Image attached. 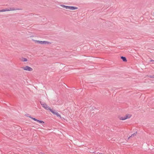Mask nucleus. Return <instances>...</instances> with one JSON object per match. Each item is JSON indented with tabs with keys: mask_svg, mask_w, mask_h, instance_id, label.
Returning <instances> with one entry per match:
<instances>
[{
	"mask_svg": "<svg viewBox=\"0 0 154 154\" xmlns=\"http://www.w3.org/2000/svg\"><path fill=\"white\" fill-rule=\"evenodd\" d=\"M29 117L30 118H31V119H32L33 120H34L35 121H36L37 122V121L38 120L34 118H33L31 116H29Z\"/></svg>",
	"mask_w": 154,
	"mask_h": 154,
	"instance_id": "nucleus-12",
	"label": "nucleus"
},
{
	"mask_svg": "<svg viewBox=\"0 0 154 154\" xmlns=\"http://www.w3.org/2000/svg\"><path fill=\"white\" fill-rule=\"evenodd\" d=\"M8 11H12L19 10V8L16 7H11L7 8Z\"/></svg>",
	"mask_w": 154,
	"mask_h": 154,
	"instance_id": "nucleus-4",
	"label": "nucleus"
},
{
	"mask_svg": "<svg viewBox=\"0 0 154 154\" xmlns=\"http://www.w3.org/2000/svg\"><path fill=\"white\" fill-rule=\"evenodd\" d=\"M48 110H49L51 112H52L54 114V115L56 112H55V110H53L52 109H51L50 108V109H48Z\"/></svg>",
	"mask_w": 154,
	"mask_h": 154,
	"instance_id": "nucleus-8",
	"label": "nucleus"
},
{
	"mask_svg": "<svg viewBox=\"0 0 154 154\" xmlns=\"http://www.w3.org/2000/svg\"><path fill=\"white\" fill-rule=\"evenodd\" d=\"M121 59L124 62H126L127 61L126 58L125 57L121 56Z\"/></svg>",
	"mask_w": 154,
	"mask_h": 154,
	"instance_id": "nucleus-7",
	"label": "nucleus"
},
{
	"mask_svg": "<svg viewBox=\"0 0 154 154\" xmlns=\"http://www.w3.org/2000/svg\"><path fill=\"white\" fill-rule=\"evenodd\" d=\"M21 68H22L25 70L28 71H32L33 70V69L32 68L28 66H26L25 67H22Z\"/></svg>",
	"mask_w": 154,
	"mask_h": 154,
	"instance_id": "nucleus-2",
	"label": "nucleus"
},
{
	"mask_svg": "<svg viewBox=\"0 0 154 154\" xmlns=\"http://www.w3.org/2000/svg\"><path fill=\"white\" fill-rule=\"evenodd\" d=\"M40 104H41V105H42V104H44L45 103H44L43 102H41V101H40Z\"/></svg>",
	"mask_w": 154,
	"mask_h": 154,
	"instance_id": "nucleus-17",
	"label": "nucleus"
},
{
	"mask_svg": "<svg viewBox=\"0 0 154 154\" xmlns=\"http://www.w3.org/2000/svg\"><path fill=\"white\" fill-rule=\"evenodd\" d=\"M29 114H26V116H28V117L29 116Z\"/></svg>",
	"mask_w": 154,
	"mask_h": 154,
	"instance_id": "nucleus-18",
	"label": "nucleus"
},
{
	"mask_svg": "<svg viewBox=\"0 0 154 154\" xmlns=\"http://www.w3.org/2000/svg\"><path fill=\"white\" fill-rule=\"evenodd\" d=\"M78 8L77 7L74 6H70L69 8V9L72 10H74L77 9Z\"/></svg>",
	"mask_w": 154,
	"mask_h": 154,
	"instance_id": "nucleus-6",
	"label": "nucleus"
},
{
	"mask_svg": "<svg viewBox=\"0 0 154 154\" xmlns=\"http://www.w3.org/2000/svg\"><path fill=\"white\" fill-rule=\"evenodd\" d=\"M21 61H22L26 62L27 61V59L26 58L22 57Z\"/></svg>",
	"mask_w": 154,
	"mask_h": 154,
	"instance_id": "nucleus-10",
	"label": "nucleus"
},
{
	"mask_svg": "<svg viewBox=\"0 0 154 154\" xmlns=\"http://www.w3.org/2000/svg\"><path fill=\"white\" fill-rule=\"evenodd\" d=\"M137 133V132H136L135 133H134L133 134H132L131 136H130L128 138H130L131 137H134L135 135H136V134Z\"/></svg>",
	"mask_w": 154,
	"mask_h": 154,
	"instance_id": "nucleus-15",
	"label": "nucleus"
},
{
	"mask_svg": "<svg viewBox=\"0 0 154 154\" xmlns=\"http://www.w3.org/2000/svg\"><path fill=\"white\" fill-rule=\"evenodd\" d=\"M42 106L45 109L48 110V109H50V107L48 106L45 103L44 104H42Z\"/></svg>",
	"mask_w": 154,
	"mask_h": 154,
	"instance_id": "nucleus-5",
	"label": "nucleus"
},
{
	"mask_svg": "<svg viewBox=\"0 0 154 154\" xmlns=\"http://www.w3.org/2000/svg\"><path fill=\"white\" fill-rule=\"evenodd\" d=\"M37 43L40 44H50L51 43L50 42L46 41H37Z\"/></svg>",
	"mask_w": 154,
	"mask_h": 154,
	"instance_id": "nucleus-3",
	"label": "nucleus"
},
{
	"mask_svg": "<svg viewBox=\"0 0 154 154\" xmlns=\"http://www.w3.org/2000/svg\"><path fill=\"white\" fill-rule=\"evenodd\" d=\"M37 122H39L40 123H44V122L43 121H42V120H38Z\"/></svg>",
	"mask_w": 154,
	"mask_h": 154,
	"instance_id": "nucleus-14",
	"label": "nucleus"
},
{
	"mask_svg": "<svg viewBox=\"0 0 154 154\" xmlns=\"http://www.w3.org/2000/svg\"><path fill=\"white\" fill-rule=\"evenodd\" d=\"M151 61H154V60H151Z\"/></svg>",
	"mask_w": 154,
	"mask_h": 154,
	"instance_id": "nucleus-19",
	"label": "nucleus"
},
{
	"mask_svg": "<svg viewBox=\"0 0 154 154\" xmlns=\"http://www.w3.org/2000/svg\"><path fill=\"white\" fill-rule=\"evenodd\" d=\"M148 76L150 78H154V75H149Z\"/></svg>",
	"mask_w": 154,
	"mask_h": 154,
	"instance_id": "nucleus-16",
	"label": "nucleus"
},
{
	"mask_svg": "<svg viewBox=\"0 0 154 154\" xmlns=\"http://www.w3.org/2000/svg\"><path fill=\"white\" fill-rule=\"evenodd\" d=\"M60 6L62 7L63 8H65L66 9H69V6H66V5H60Z\"/></svg>",
	"mask_w": 154,
	"mask_h": 154,
	"instance_id": "nucleus-9",
	"label": "nucleus"
},
{
	"mask_svg": "<svg viewBox=\"0 0 154 154\" xmlns=\"http://www.w3.org/2000/svg\"><path fill=\"white\" fill-rule=\"evenodd\" d=\"M6 11H8L7 8L0 10V12Z\"/></svg>",
	"mask_w": 154,
	"mask_h": 154,
	"instance_id": "nucleus-11",
	"label": "nucleus"
},
{
	"mask_svg": "<svg viewBox=\"0 0 154 154\" xmlns=\"http://www.w3.org/2000/svg\"><path fill=\"white\" fill-rule=\"evenodd\" d=\"M55 115H57V116L58 117H60V118H61V116L60 115V114H59L58 112H57Z\"/></svg>",
	"mask_w": 154,
	"mask_h": 154,
	"instance_id": "nucleus-13",
	"label": "nucleus"
},
{
	"mask_svg": "<svg viewBox=\"0 0 154 154\" xmlns=\"http://www.w3.org/2000/svg\"><path fill=\"white\" fill-rule=\"evenodd\" d=\"M131 115L128 114L126 115L124 117H122L119 118V119L121 120H125L131 117Z\"/></svg>",
	"mask_w": 154,
	"mask_h": 154,
	"instance_id": "nucleus-1",
	"label": "nucleus"
}]
</instances>
